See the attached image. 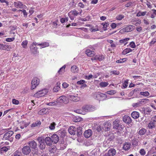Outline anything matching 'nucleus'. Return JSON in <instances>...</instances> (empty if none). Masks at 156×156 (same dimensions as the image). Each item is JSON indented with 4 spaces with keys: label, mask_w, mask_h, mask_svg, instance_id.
Instances as JSON below:
<instances>
[{
    "label": "nucleus",
    "mask_w": 156,
    "mask_h": 156,
    "mask_svg": "<svg viewBox=\"0 0 156 156\" xmlns=\"http://www.w3.org/2000/svg\"><path fill=\"white\" fill-rule=\"evenodd\" d=\"M83 114H85L87 112H91L96 110L94 106L90 105H86L82 107Z\"/></svg>",
    "instance_id": "1"
},
{
    "label": "nucleus",
    "mask_w": 156,
    "mask_h": 156,
    "mask_svg": "<svg viewBox=\"0 0 156 156\" xmlns=\"http://www.w3.org/2000/svg\"><path fill=\"white\" fill-rule=\"evenodd\" d=\"M94 98L98 100L102 101L104 100L106 98V95L98 92L96 93L94 95Z\"/></svg>",
    "instance_id": "2"
},
{
    "label": "nucleus",
    "mask_w": 156,
    "mask_h": 156,
    "mask_svg": "<svg viewBox=\"0 0 156 156\" xmlns=\"http://www.w3.org/2000/svg\"><path fill=\"white\" fill-rule=\"evenodd\" d=\"M134 28L135 27L134 26L129 25L121 29L119 32L122 34L126 32H129L134 30Z\"/></svg>",
    "instance_id": "3"
},
{
    "label": "nucleus",
    "mask_w": 156,
    "mask_h": 156,
    "mask_svg": "<svg viewBox=\"0 0 156 156\" xmlns=\"http://www.w3.org/2000/svg\"><path fill=\"white\" fill-rule=\"evenodd\" d=\"M48 92V90L47 89H44L37 91L34 94V96L37 98H39L45 95Z\"/></svg>",
    "instance_id": "4"
},
{
    "label": "nucleus",
    "mask_w": 156,
    "mask_h": 156,
    "mask_svg": "<svg viewBox=\"0 0 156 156\" xmlns=\"http://www.w3.org/2000/svg\"><path fill=\"white\" fill-rule=\"evenodd\" d=\"M40 83V80L37 77L34 78L31 82V89H34L39 85Z\"/></svg>",
    "instance_id": "5"
},
{
    "label": "nucleus",
    "mask_w": 156,
    "mask_h": 156,
    "mask_svg": "<svg viewBox=\"0 0 156 156\" xmlns=\"http://www.w3.org/2000/svg\"><path fill=\"white\" fill-rule=\"evenodd\" d=\"M79 13L76 10H73L69 12L68 13V15L71 20H73L74 19L75 16H77Z\"/></svg>",
    "instance_id": "6"
},
{
    "label": "nucleus",
    "mask_w": 156,
    "mask_h": 156,
    "mask_svg": "<svg viewBox=\"0 0 156 156\" xmlns=\"http://www.w3.org/2000/svg\"><path fill=\"white\" fill-rule=\"evenodd\" d=\"M57 101L60 103L67 104L69 102L68 98L65 96H62L57 98Z\"/></svg>",
    "instance_id": "7"
},
{
    "label": "nucleus",
    "mask_w": 156,
    "mask_h": 156,
    "mask_svg": "<svg viewBox=\"0 0 156 156\" xmlns=\"http://www.w3.org/2000/svg\"><path fill=\"white\" fill-rule=\"evenodd\" d=\"M31 150L29 146H26L24 147L22 149L23 153L25 155L29 154Z\"/></svg>",
    "instance_id": "8"
},
{
    "label": "nucleus",
    "mask_w": 156,
    "mask_h": 156,
    "mask_svg": "<svg viewBox=\"0 0 156 156\" xmlns=\"http://www.w3.org/2000/svg\"><path fill=\"white\" fill-rule=\"evenodd\" d=\"M13 5L15 7L18 8L26 9L27 8L26 6L23 5V3L20 1L14 2Z\"/></svg>",
    "instance_id": "9"
},
{
    "label": "nucleus",
    "mask_w": 156,
    "mask_h": 156,
    "mask_svg": "<svg viewBox=\"0 0 156 156\" xmlns=\"http://www.w3.org/2000/svg\"><path fill=\"white\" fill-rule=\"evenodd\" d=\"M13 134V132L9 131L5 133L3 136V140H8Z\"/></svg>",
    "instance_id": "10"
},
{
    "label": "nucleus",
    "mask_w": 156,
    "mask_h": 156,
    "mask_svg": "<svg viewBox=\"0 0 156 156\" xmlns=\"http://www.w3.org/2000/svg\"><path fill=\"white\" fill-rule=\"evenodd\" d=\"M35 43H33L30 46V49L32 52L34 54H36L37 52V49Z\"/></svg>",
    "instance_id": "11"
},
{
    "label": "nucleus",
    "mask_w": 156,
    "mask_h": 156,
    "mask_svg": "<svg viewBox=\"0 0 156 156\" xmlns=\"http://www.w3.org/2000/svg\"><path fill=\"white\" fill-rule=\"evenodd\" d=\"M123 121L126 123H130L132 122L131 118L127 115H125L123 117Z\"/></svg>",
    "instance_id": "12"
},
{
    "label": "nucleus",
    "mask_w": 156,
    "mask_h": 156,
    "mask_svg": "<svg viewBox=\"0 0 156 156\" xmlns=\"http://www.w3.org/2000/svg\"><path fill=\"white\" fill-rule=\"evenodd\" d=\"M51 138L52 142H54L55 144L57 143L59 140L58 136L56 134H54L51 136Z\"/></svg>",
    "instance_id": "13"
},
{
    "label": "nucleus",
    "mask_w": 156,
    "mask_h": 156,
    "mask_svg": "<svg viewBox=\"0 0 156 156\" xmlns=\"http://www.w3.org/2000/svg\"><path fill=\"white\" fill-rule=\"evenodd\" d=\"M68 130L70 134L74 135L76 133V128L74 126H71L69 128Z\"/></svg>",
    "instance_id": "14"
},
{
    "label": "nucleus",
    "mask_w": 156,
    "mask_h": 156,
    "mask_svg": "<svg viewBox=\"0 0 156 156\" xmlns=\"http://www.w3.org/2000/svg\"><path fill=\"white\" fill-rule=\"evenodd\" d=\"M28 144L32 148L36 149L37 148V144L34 140L29 141Z\"/></svg>",
    "instance_id": "15"
},
{
    "label": "nucleus",
    "mask_w": 156,
    "mask_h": 156,
    "mask_svg": "<svg viewBox=\"0 0 156 156\" xmlns=\"http://www.w3.org/2000/svg\"><path fill=\"white\" fill-rule=\"evenodd\" d=\"M44 141L47 145L50 146L51 145L52 142L51 137L48 136L46 137L44 139Z\"/></svg>",
    "instance_id": "16"
},
{
    "label": "nucleus",
    "mask_w": 156,
    "mask_h": 156,
    "mask_svg": "<svg viewBox=\"0 0 156 156\" xmlns=\"http://www.w3.org/2000/svg\"><path fill=\"white\" fill-rule=\"evenodd\" d=\"M92 134V131L91 129H88L85 131L84 133V136L86 138L90 137Z\"/></svg>",
    "instance_id": "17"
},
{
    "label": "nucleus",
    "mask_w": 156,
    "mask_h": 156,
    "mask_svg": "<svg viewBox=\"0 0 156 156\" xmlns=\"http://www.w3.org/2000/svg\"><path fill=\"white\" fill-rule=\"evenodd\" d=\"M111 124L109 122H106L104 125L103 129L105 131H108L110 129Z\"/></svg>",
    "instance_id": "18"
},
{
    "label": "nucleus",
    "mask_w": 156,
    "mask_h": 156,
    "mask_svg": "<svg viewBox=\"0 0 156 156\" xmlns=\"http://www.w3.org/2000/svg\"><path fill=\"white\" fill-rule=\"evenodd\" d=\"M139 103L141 105H143L145 104L148 103L149 102V100L148 99H140L139 100Z\"/></svg>",
    "instance_id": "19"
},
{
    "label": "nucleus",
    "mask_w": 156,
    "mask_h": 156,
    "mask_svg": "<svg viewBox=\"0 0 156 156\" xmlns=\"http://www.w3.org/2000/svg\"><path fill=\"white\" fill-rule=\"evenodd\" d=\"M107 153L109 156H113L115 154L116 150L114 148H111L108 150Z\"/></svg>",
    "instance_id": "20"
},
{
    "label": "nucleus",
    "mask_w": 156,
    "mask_h": 156,
    "mask_svg": "<svg viewBox=\"0 0 156 156\" xmlns=\"http://www.w3.org/2000/svg\"><path fill=\"white\" fill-rule=\"evenodd\" d=\"M131 115L133 118L134 119H136L139 118V113L137 112L133 111Z\"/></svg>",
    "instance_id": "21"
},
{
    "label": "nucleus",
    "mask_w": 156,
    "mask_h": 156,
    "mask_svg": "<svg viewBox=\"0 0 156 156\" xmlns=\"http://www.w3.org/2000/svg\"><path fill=\"white\" fill-rule=\"evenodd\" d=\"M131 144L128 142L125 143L123 147V149L126 151L129 150Z\"/></svg>",
    "instance_id": "22"
},
{
    "label": "nucleus",
    "mask_w": 156,
    "mask_h": 156,
    "mask_svg": "<svg viewBox=\"0 0 156 156\" xmlns=\"http://www.w3.org/2000/svg\"><path fill=\"white\" fill-rule=\"evenodd\" d=\"M86 53L87 55L89 56H93L95 54L94 51H91L90 49L87 50Z\"/></svg>",
    "instance_id": "23"
},
{
    "label": "nucleus",
    "mask_w": 156,
    "mask_h": 156,
    "mask_svg": "<svg viewBox=\"0 0 156 156\" xmlns=\"http://www.w3.org/2000/svg\"><path fill=\"white\" fill-rule=\"evenodd\" d=\"M48 112V110L47 109L43 108L41 109L38 112V114L40 115H43L47 113Z\"/></svg>",
    "instance_id": "24"
},
{
    "label": "nucleus",
    "mask_w": 156,
    "mask_h": 156,
    "mask_svg": "<svg viewBox=\"0 0 156 156\" xmlns=\"http://www.w3.org/2000/svg\"><path fill=\"white\" fill-rule=\"evenodd\" d=\"M60 83L59 82L57 83L56 85L54 87L53 90L54 92H57L60 89Z\"/></svg>",
    "instance_id": "25"
},
{
    "label": "nucleus",
    "mask_w": 156,
    "mask_h": 156,
    "mask_svg": "<svg viewBox=\"0 0 156 156\" xmlns=\"http://www.w3.org/2000/svg\"><path fill=\"white\" fill-rule=\"evenodd\" d=\"M156 124V123L151 121L148 124L147 127L149 129H152L155 127Z\"/></svg>",
    "instance_id": "26"
},
{
    "label": "nucleus",
    "mask_w": 156,
    "mask_h": 156,
    "mask_svg": "<svg viewBox=\"0 0 156 156\" xmlns=\"http://www.w3.org/2000/svg\"><path fill=\"white\" fill-rule=\"evenodd\" d=\"M120 123L119 121L115 120L113 123V128L114 129H117L120 126Z\"/></svg>",
    "instance_id": "27"
},
{
    "label": "nucleus",
    "mask_w": 156,
    "mask_h": 156,
    "mask_svg": "<svg viewBox=\"0 0 156 156\" xmlns=\"http://www.w3.org/2000/svg\"><path fill=\"white\" fill-rule=\"evenodd\" d=\"M69 97L70 99L73 101H77L79 100V98L77 96L73 95H70Z\"/></svg>",
    "instance_id": "28"
},
{
    "label": "nucleus",
    "mask_w": 156,
    "mask_h": 156,
    "mask_svg": "<svg viewBox=\"0 0 156 156\" xmlns=\"http://www.w3.org/2000/svg\"><path fill=\"white\" fill-rule=\"evenodd\" d=\"M10 149V147L7 146L6 147H3L0 149V151L2 153L5 152Z\"/></svg>",
    "instance_id": "29"
},
{
    "label": "nucleus",
    "mask_w": 156,
    "mask_h": 156,
    "mask_svg": "<svg viewBox=\"0 0 156 156\" xmlns=\"http://www.w3.org/2000/svg\"><path fill=\"white\" fill-rule=\"evenodd\" d=\"M39 46L41 47V48H43L48 47L49 45V43L47 42H43L40 43L38 44Z\"/></svg>",
    "instance_id": "30"
},
{
    "label": "nucleus",
    "mask_w": 156,
    "mask_h": 156,
    "mask_svg": "<svg viewBox=\"0 0 156 156\" xmlns=\"http://www.w3.org/2000/svg\"><path fill=\"white\" fill-rule=\"evenodd\" d=\"M132 50L129 48H127L124 49L122 52V54L123 55H125L126 54L131 52Z\"/></svg>",
    "instance_id": "31"
},
{
    "label": "nucleus",
    "mask_w": 156,
    "mask_h": 156,
    "mask_svg": "<svg viewBox=\"0 0 156 156\" xmlns=\"http://www.w3.org/2000/svg\"><path fill=\"white\" fill-rule=\"evenodd\" d=\"M146 131L147 130L145 129L142 128L141 129H139L138 133L140 135H143L146 133Z\"/></svg>",
    "instance_id": "32"
},
{
    "label": "nucleus",
    "mask_w": 156,
    "mask_h": 156,
    "mask_svg": "<svg viewBox=\"0 0 156 156\" xmlns=\"http://www.w3.org/2000/svg\"><path fill=\"white\" fill-rule=\"evenodd\" d=\"M57 150L56 147L55 146H52L49 147V151L51 153H54Z\"/></svg>",
    "instance_id": "33"
},
{
    "label": "nucleus",
    "mask_w": 156,
    "mask_h": 156,
    "mask_svg": "<svg viewBox=\"0 0 156 156\" xmlns=\"http://www.w3.org/2000/svg\"><path fill=\"white\" fill-rule=\"evenodd\" d=\"M105 58L104 56L103 55H96L94 57V59H97L99 61L103 60Z\"/></svg>",
    "instance_id": "34"
},
{
    "label": "nucleus",
    "mask_w": 156,
    "mask_h": 156,
    "mask_svg": "<svg viewBox=\"0 0 156 156\" xmlns=\"http://www.w3.org/2000/svg\"><path fill=\"white\" fill-rule=\"evenodd\" d=\"M129 40V38H124L123 39L120 40L119 42L121 44H124V45H126L128 43L127 41Z\"/></svg>",
    "instance_id": "35"
},
{
    "label": "nucleus",
    "mask_w": 156,
    "mask_h": 156,
    "mask_svg": "<svg viewBox=\"0 0 156 156\" xmlns=\"http://www.w3.org/2000/svg\"><path fill=\"white\" fill-rule=\"evenodd\" d=\"M9 48V46L8 45H4L2 44H0V49L2 50H7Z\"/></svg>",
    "instance_id": "36"
},
{
    "label": "nucleus",
    "mask_w": 156,
    "mask_h": 156,
    "mask_svg": "<svg viewBox=\"0 0 156 156\" xmlns=\"http://www.w3.org/2000/svg\"><path fill=\"white\" fill-rule=\"evenodd\" d=\"M71 71L73 73L77 72L78 71V69L76 66H73L71 68Z\"/></svg>",
    "instance_id": "37"
},
{
    "label": "nucleus",
    "mask_w": 156,
    "mask_h": 156,
    "mask_svg": "<svg viewBox=\"0 0 156 156\" xmlns=\"http://www.w3.org/2000/svg\"><path fill=\"white\" fill-rule=\"evenodd\" d=\"M66 66L65 65H64L58 71V73L60 74H62L65 72V69L66 68Z\"/></svg>",
    "instance_id": "38"
},
{
    "label": "nucleus",
    "mask_w": 156,
    "mask_h": 156,
    "mask_svg": "<svg viewBox=\"0 0 156 156\" xmlns=\"http://www.w3.org/2000/svg\"><path fill=\"white\" fill-rule=\"evenodd\" d=\"M56 125V123L55 122H53L50 124L49 128L51 130H53L55 129Z\"/></svg>",
    "instance_id": "39"
},
{
    "label": "nucleus",
    "mask_w": 156,
    "mask_h": 156,
    "mask_svg": "<svg viewBox=\"0 0 156 156\" xmlns=\"http://www.w3.org/2000/svg\"><path fill=\"white\" fill-rule=\"evenodd\" d=\"M140 94L144 97H148L150 95V93L148 91H141L140 93Z\"/></svg>",
    "instance_id": "40"
},
{
    "label": "nucleus",
    "mask_w": 156,
    "mask_h": 156,
    "mask_svg": "<svg viewBox=\"0 0 156 156\" xmlns=\"http://www.w3.org/2000/svg\"><path fill=\"white\" fill-rule=\"evenodd\" d=\"M108 85V83L106 82H102L99 84V85L101 87H105L107 86Z\"/></svg>",
    "instance_id": "41"
},
{
    "label": "nucleus",
    "mask_w": 156,
    "mask_h": 156,
    "mask_svg": "<svg viewBox=\"0 0 156 156\" xmlns=\"http://www.w3.org/2000/svg\"><path fill=\"white\" fill-rule=\"evenodd\" d=\"M146 13H147L146 11L143 12L139 11L137 14L136 16H138V17L140 16H145L146 15Z\"/></svg>",
    "instance_id": "42"
},
{
    "label": "nucleus",
    "mask_w": 156,
    "mask_h": 156,
    "mask_svg": "<svg viewBox=\"0 0 156 156\" xmlns=\"http://www.w3.org/2000/svg\"><path fill=\"white\" fill-rule=\"evenodd\" d=\"M39 147L40 149L41 150H43L44 149L45 147V145L44 142L42 143H41L39 144Z\"/></svg>",
    "instance_id": "43"
},
{
    "label": "nucleus",
    "mask_w": 156,
    "mask_h": 156,
    "mask_svg": "<svg viewBox=\"0 0 156 156\" xmlns=\"http://www.w3.org/2000/svg\"><path fill=\"white\" fill-rule=\"evenodd\" d=\"M67 145L66 143L61 144L60 145V149L63 150L65 149L67 146Z\"/></svg>",
    "instance_id": "44"
},
{
    "label": "nucleus",
    "mask_w": 156,
    "mask_h": 156,
    "mask_svg": "<svg viewBox=\"0 0 156 156\" xmlns=\"http://www.w3.org/2000/svg\"><path fill=\"white\" fill-rule=\"evenodd\" d=\"M102 25H103V28L105 30H107V27L108 25H109L108 22H106L105 23H102Z\"/></svg>",
    "instance_id": "45"
},
{
    "label": "nucleus",
    "mask_w": 156,
    "mask_h": 156,
    "mask_svg": "<svg viewBox=\"0 0 156 156\" xmlns=\"http://www.w3.org/2000/svg\"><path fill=\"white\" fill-rule=\"evenodd\" d=\"M41 124V122L40 121L37 122L32 124L31 125V127H35L40 125Z\"/></svg>",
    "instance_id": "46"
},
{
    "label": "nucleus",
    "mask_w": 156,
    "mask_h": 156,
    "mask_svg": "<svg viewBox=\"0 0 156 156\" xmlns=\"http://www.w3.org/2000/svg\"><path fill=\"white\" fill-rule=\"evenodd\" d=\"M141 23L140 20H138L134 21L132 23V24L137 26L140 25Z\"/></svg>",
    "instance_id": "47"
},
{
    "label": "nucleus",
    "mask_w": 156,
    "mask_h": 156,
    "mask_svg": "<svg viewBox=\"0 0 156 156\" xmlns=\"http://www.w3.org/2000/svg\"><path fill=\"white\" fill-rule=\"evenodd\" d=\"M139 103V100L137 102L133 103L132 104V106L134 108H137L140 107L141 106L140 104Z\"/></svg>",
    "instance_id": "48"
},
{
    "label": "nucleus",
    "mask_w": 156,
    "mask_h": 156,
    "mask_svg": "<svg viewBox=\"0 0 156 156\" xmlns=\"http://www.w3.org/2000/svg\"><path fill=\"white\" fill-rule=\"evenodd\" d=\"M28 43V41L27 40L23 41L21 43V45L24 48H26Z\"/></svg>",
    "instance_id": "49"
},
{
    "label": "nucleus",
    "mask_w": 156,
    "mask_h": 156,
    "mask_svg": "<svg viewBox=\"0 0 156 156\" xmlns=\"http://www.w3.org/2000/svg\"><path fill=\"white\" fill-rule=\"evenodd\" d=\"M37 140L39 144L44 142V139L42 137H39L37 138Z\"/></svg>",
    "instance_id": "50"
},
{
    "label": "nucleus",
    "mask_w": 156,
    "mask_h": 156,
    "mask_svg": "<svg viewBox=\"0 0 156 156\" xmlns=\"http://www.w3.org/2000/svg\"><path fill=\"white\" fill-rule=\"evenodd\" d=\"M58 134L62 137H63L65 136V132L64 131H58Z\"/></svg>",
    "instance_id": "51"
},
{
    "label": "nucleus",
    "mask_w": 156,
    "mask_h": 156,
    "mask_svg": "<svg viewBox=\"0 0 156 156\" xmlns=\"http://www.w3.org/2000/svg\"><path fill=\"white\" fill-rule=\"evenodd\" d=\"M124 17V16L122 15H119L118 16H117L116 17V18L117 20H122L123 18Z\"/></svg>",
    "instance_id": "52"
},
{
    "label": "nucleus",
    "mask_w": 156,
    "mask_h": 156,
    "mask_svg": "<svg viewBox=\"0 0 156 156\" xmlns=\"http://www.w3.org/2000/svg\"><path fill=\"white\" fill-rule=\"evenodd\" d=\"M126 61V58H124L120 59L119 60H117L116 61V62L117 63L123 62Z\"/></svg>",
    "instance_id": "53"
},
{
    "label": "nucleus",
    "mask_w": 156,
    "mask_h": 156,
    "mask_svg": "<svg viewBox=\"0 0 156 156\" xmlns=\"http://www.w3.org/2000/svg\"><path fill=\"white\" fill-rule=\"evenodd\" d=\"M139 152L140 154L143 156L144 155L146 154V152L143 149H141L139 151Z\"/></svg>",
    "instance_id": "54"
},
{
    "label": "nucleus",
    "mask_w": 156,
    "mask_h": 156,
    "mask_svg": "<svg viewBox=\"0 0 156 156\" xmlns=\"http://www.w3.org/2000/svg\"><path fill=\"white\" fill-rule=\"evenodd\" d=\"M14 39L15 38L14 37L11 38H8L6 39L5 41L7 42H10L13 41Z\"/></svg>",
    "instance_id": "55"
},
{
    "label": "nucleus",
    "mask_w": 156,
    "mask_h": 156,
    "mask_svg": "<svg viewBox=\"0 0 156 156\" xmlns=\"http://www.w3.org/2000/svg\"><path fill=\"white\" fill-rule=\"evenodd\" d=\"M151 111V109L149 108H147L144 110V113L147 114H149Z\"/></svg>",
    "instance_id": "56"
},
{
    "label": "nucleus",
    "mask_w": 156,
    "mask_h": 156,
    "mask_svg": "<svg viewBox=\"0 0 156 156\" xmlns=\"http://www.w3.org/2000/svg\"><path fill=\"white\" fill-rule=\"evenodd\" d=\"M130 47L132 48H136V45L135 43L133 42H131L129 43Z\"/></svg>",
    "instance_id": "57"
},
{
    "label": "nucleus",
    "mask_w": 156,
    "mask_h": 156,
    "mask_svg": "<svg viewBox=\"0 0 156 156\" xmlns=\"http://www.w3.org/2000/svg\"><path fill=\"white\" fill-rule=\"evenodd\" d=\"M57 101H55L49 103L47 104V105L49 106H54L57 105Z\"/></svg>",
    "instance_id": "58"
},
{
    "label": "nucleus",
    "mask_w": 156,
    "mask_h": 156,
    "mask_svg": "<svg viewBox=\"0 0 156 156\" xmlns=\"http://www.w3.org/2000/svg\"><path fill=\"white\" fill-rule=\"evenodd\" d=\"M111 73L112 74H114L115 75H118L120 73L119 71L116 70H113L111 72Z\"/></svg>",
    "instance_id": "59"
},
{
    "label": "nucleus",
    "mask_w": 156,
    "mask_h": 156,
    "mask_svg": "<svg viewBox=\"0 0 156 156\" xmlns=\"http://www.w3.org/2000/svg\"><path fill=\"white\" fill-rule=\"evenodd\" d=\"M69 84L66 82L63 83L62 84V86L63 88H66L68 87Z\"/></svg>",
    "instance_id": "60"
},
{
    "label": "nucleus",
    "mask_w": 156,
    "mask_h": 156,
    "mask_svg": "<svg viewBox=\"0 0 156 156\" xmlns=\"http://www.w3.org/2000/svg\"><path fill=\"white\" fill-rule=\"evenodd\" d=\"M128 82L127 80H126L123 83V86L124 88H126L128 86Z\"/></svg>",
    "instance_id": "61"
},
{
    "label": "nucleus",
    "mask_w": 156,
    "mask_h": 156,
    "mask_svg": "<svg viewBox=\"0 0 156 156\" xmlns=\"http://www.w3.org/2000/svg\"><path fill=\"white\" fill-rule=\"evenodd\" d=\"M85 82V81L84 80H81L80 81H78L77 82V83L78 85H81L83 84Z\"/></svg>",
    "instance_id": "62"
},
{
    "label": "nucleus",
    "mask_w": 156,
    "mask_h": 156,
    "mask_svg": "<svg viewBox=\"0 0 156 156\" xmlns=\"http://www.w3.org/2000/svg\"><path fill=\"white\" fill-rule=\"evenodd\" d=\"M22 125L20 126V128L21 129H23L24 127H26L27 126V125L23 122L22 123Z\"/></svg>",
    "instance_id": "63"
},
{
    "label": "nucleus",
    "mask_w": 156,
    "mask_h": 156,
    "mask_svg": "<svg viewBox=\"0 0 156 156\" xmlns=\"http://www.w3.org/2000/svg\"><path fill=\"white\" fill-rule=\"evenodd\" d=\"M107 93L109 94H113L116 93V91L115 90H109L107 91Z\"/></svg>",
    "instance_id": "64"
}]
</instances>
